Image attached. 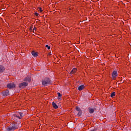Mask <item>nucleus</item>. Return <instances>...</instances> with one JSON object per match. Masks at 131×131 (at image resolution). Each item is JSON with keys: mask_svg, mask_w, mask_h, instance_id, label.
<instances>
[{"mask_svg": "<svg viewBox=\"0 0 131 131\" xmlns=\"http://www.w3.org/2000/svg\"><path fill=\"white\" fill-rule=\"evenodd\" d=\"M51 80L49 78H45L42 80V84L45 86H48L49 84H51Z\"/></svg>", "mask_w": 131, "mask_h": 131, "instance_id": "f257e3e1", "label": "nucleus"}, {"mask_svg": "<svg viewBox=\"0 0 131 131\" xmlns=\"http://www.w3.org/2000/svg\"><path fill=\"white\" fill-rule=\"evenodd\" d=\"M28 85V82H24L19 84L18 88H19L20 90H22V89H25V88H26V86H27Z\"/></svg>", "mask_w": 131, "mask_h": 131, "instance_id": "f03ea898", "label": "nucleus"}, {"mask_svg": "<svg viewBox=\"0 0 131 131\" xmlns=\"http://www.w3.org/2000/svg\"><path fill=\"white\" fill-rule=\"evenodd\" d=\"M8 89L11 90V89H15L16 88V84L14 83H9L7 85Z\"/></svg>", "mask_w": 131, "mask_h": 131, "instance_id": "7ed1b4c3", "label": "nucleus"}, {"mask_svg": "<svg viewBox=\"0 0 131 131\" xmlns=\"http://www.w3.org/2000/svg\"><path fill=\"white\" fill-rule=\"evenodd\" d=\"M17 128V126L16 125L9 126L7 129L8 131H13L15 130Z\"/></svg>", "mask_w": 131, "mask_h": 131, "instance_id": "20e7f679", "label": "nucleus"}, {"mask_svg": "<svg viewBox=\"0 0 131 131\" xmlns=\"http://www.w3.org/2000/svg\"><path fill=\"white\" fill-rule=\"evenodd\" d=\"M2 95L4 97H7V96H9V95H10V91L8 90L4 91L3 92H2Z\"/></svg>", "mask_w": 131, "mask_h": 131, "instance_id": "39448f33", "label": "nucleus"}, {"mask_svg": "<svg viewBox=\"0 0 131 131\" xmlns=\"http://www.w3.org/2000/svg\"><path fill=\"white\" fill-rule=\"evenodd\" d=\"M12 116L13 118H14V117H16V118H18V119H21V117H20L19 113H15L14 114H13L12 115Z\"/></svg>", "mask_w": 131, "mask_h": 131, "instance_id": "423d86ee", "label": "nucleus"}, {"mask_svg": "<svg viewBox=\"0 0 131 131\" xmlns=\"http://www.w3.org/2000/svg\"><path fill=\"white\" fill-rule=\"evenodd\" d=\"M118 75V74L117 73V71H114L112 73V76L113 78L114 79L115 78H116V77Z\"/></svg>", "mask_w": 131, "mask_h": 131, "instance_id": "0eeeda50", "label": "nucleus"}, {"mask_svg": "<svg viewBox=\"0 0 131 131\" xmlns=\"http://www.w3.org/2000/svg\"><path fill=\"white\" fill-rule=\"evenodd\" d=\"M24 81L30 82V81H31V78H30V77H27L24 79Z\"/></svg>", "mask_w": 131, "mask_h": 131, "instance_id": "6e6552de", "label": "nucleus"}, {"mask_svg": "<svg viewBox=\"0 0 131 131\" xmlns=\"http://www.w3.org/2000/svg\"><path fill=\"white\" fill-rule=\"evenodd\" d=\"M5 71V67L3 66H0V73Z\"/></svg>", "mask_w": 131, "mask_h": 131, "instance_id": "1a4fd4ad", "label": "nucleus"}, {"mask_svg": "<svg viewBox=\"0 0 131 131\" xmlns=\"http://www.w3.org/2000/svg\"><path fill=\"white\" fill-rule=\"evenodd\" d=\"M94 111H95V110H94V108H92V107H89V113H90L91 114H92V113H94Z\"/></svg>", "mask_w": 131, "mask_h": 131, "instance_id": "9d476101", "label": "nucleus"}, {"mask_svg": "<svg viewBox=\"0 0 131 131\" xmlns=\"http://www.w3.org/2000/svg\"><path fill=\"white\" fill-rule=\"evenodd\" d=\"M84 89V85H81L79 86L78 88V91H82Z\"/></svg>", "mask_w": 131, "mask_h": 131, "instance_id": "9b49d317", "label": "nucleus"}, {"mask_svg": "<svg viewBox=\"0 0 131 131\" xmlns=\"http://www.w3.org/2000/svg\"><path fill=\"white\" fill-rule=\"evenodd\" d=\"M52 106L54 109H58V105L55 102H52Z\"/></svg>", "mask_w": 131, "mask_h": 131, "instance_id": "f8f14e48", "label": "nucleus"}, {"mask_svg": "<svg viewBox=\"0 0 131 131\" xmlns=\"http://www.w3.org/2000/svg\"><path fill=\"white\" fill-rule=\"evenodd\" d=\"M32 55L33 57H37V52L32 51Z\"/></svg>", "mask_w": 131, "mask_h": 131, "instance_id": "ddd939ff", "label": "nucleus"}, {"mask_svg": "<svg viewBox=\"0 0 131 131\" xmlns=\"http://www.w3.org/2000/svg\"><path fill=\"white\" fill-rule=\"evenodd\" d=\"M76 68H74L70 72V74H74V73H75V72H76Z\"/></svg>", "mask_w": 131, "mask_h": 131, "instance_id": "4468645a", "label": "nucleus"}, {"mask_svg": "<svg viewBox=\"0 0 131 131\" xmlns=\"http://www.w3.org/2000/svg\"><path fill=\"white\" fill-rule=\"evenodd\" d=\"M82 115V111H79L78 113V116H81Z\"/></svg>", "mask_w": 131, "mask_h": 131, "instance_id": "2eb2a0df", "label": "nucleus"}, {"mask_svg": "<svg viewBox=\"0 0 131 131\" xmlns=\"http://www.w3.org/2000/svg\"><path fill=\"white\" fill-rule=\"evenodd\" d=\"M19 115L20 116L19 117H20V119L24 116V115L23 114V113L19 112L18 113Z\"/></svg>", "mask_w": 131, "mask_h": 131, "instance_id": "dca6fc26", "label": "nucleus"}, {"mask_svg": "<svg viewBox=\"0 0 131 131\" xmlns=\"http://www.w3.org/2000/svg\"><path fill=\"white\" fill-rule=\"evenodd\" d=\"M76 111H77L78 112L81 111V109H80V108H79V107L76 106Z\"/></svg>", "mask_w": 131, "mask_h": 131, "instance_id": "f3484780", "label": "nucleus"}, {"mask_svg": "<svg viewBox=\"0 0 131 131\" xmlns=\"http://www.w3.org/2000/svg\"><path fill=\"white\" fill-rule=\"evenodd\" d=\"M114 96H115V92L112 93V94H111V97H114Z\"/></svg>", "mask_w": 131, "mask_h": 131, "instance_id": "a211bd4d", "label": "nucleus"}, {"mask_svg": "<svg viewBox=\"0 0 131 131\" xmlns=\"http://www.w3.org/2000/svg\"><path fill=\"white\" fill-rule=\"evenodd\" d=\"M46 47L47 48L48 50L51 49V46H50L49 45H46Z\"/></svg>", "mask_w": 131, "mask_h": 131, "instance_id": "6ab92c4d", "label": "nucleus"}, {"mask_svg": "<svg viewBox=\"0 0 131 131\" xmlns=\"http://www.w3.org/2000/svg\"><path fill=\"white\" fill-rule=\"evenodd\" d=\"M38 10L39 11V12H42V9L41 7L38 8Z\"/></svg>", "mask_w": 131, "mask_h": 131, "instance_id": "aec40b11", "label": "nucleus"}, {"mask_svg": "<svg viewBox=\"0 0 131 131\" xmlns=\"http://www.w3.org/2000/svg\"><path fill=\"white\" fill-rule=\"evenodd\" d=\"M58 96L60 98L62 97V95L60 93H57Z\"/></svg>", "mask_w": 131, "mask_h": 131, "instance_id": "412c9836", "label": "nucleus"}, {"mask_svg": "<svg viewBox=\"0 0 131 131\" xmlns=\"http://www.w3.org/2000/svg\"><path fill=\"white\" fill-rule=\"evenodd\" d=\"M33 27V26H32L31 27H30V31H32Z\"/></svg>", "mask_w": 131, "mask_h": 131, "instance_id": "4be33fe9", "label": "nucleus"}, {"mask_svg": "<svg viewBox=\"0 0 131 131\" xmlns=\"http://www.w3.org/2000/svg\"><path fill=\"white\" fill-rule=\"evenodd\" d=\"M35 16H38V13L35 12Z\"/></svg>", "mask_w": 131, "mask_h": 131, "instance_id": "5701e85b", "label": "nucleus"}, {"mask_svg": "<svg viewBox=\"0 0 131 131\" xmlns=\"http://www.w3.org/2000/svg\"><path fill=\"white\" fill-rule=\"evenodd\" d=\"M36 29V28L34 27L33 29V30H35Z\"/></svg>", "mask_w": 131, "mask_h": 131, "instance_id": "b1692460", "label": "nucleus"}]
</instances>
